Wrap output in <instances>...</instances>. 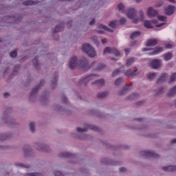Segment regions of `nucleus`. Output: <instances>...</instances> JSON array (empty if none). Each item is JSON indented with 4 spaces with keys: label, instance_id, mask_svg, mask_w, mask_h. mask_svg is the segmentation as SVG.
I'll use <instances>...</instances> for the list:
<instances>
[{
    "label": "nucleus",
    "instance_id": "f257e3e1",
    "mask_svg": "<svg viewBox=\"0 0 176 176\" xmlns=\"http://www.w3.org/2000/svg\"><path fill=\"white\" fill-rule=\"evenodd\" d=\"M126 14L129 19H131L135 24H137L138 21H144V11H140V18H137L136 11L134 8H129Z\"/></svg>",
    "mask_w": 176,
    "mask_h": 176
},
{
    "label": "nucleus",
    "instance_id": "f03ea898",
    "mask_svg": "<svg viewBox=\"0 0 176 176\" xmlns=\"http://www.w3.org/2000/svg\"><path fill=\"white\" fill-rule=\"evenodd\" d=\"M82 50L86 53L89 57H96V50L90 45V44H85L82 47Z\"/></svg>",
    "mask_w": 176,
    "mask_h": 176
},
{
    "label": "nucleus",
    "instance_id": "7ed1b4c3",
    "mask_svg": "<svg viewBox=\"0 0 176 176\" xmlns=\"http://www.w3.org/2000/svg\"><path fill=\"white\" fill-rule=\"evenodd\" d=\"M104 54H112L114 56H120V52L115 48H111L109 47H107L104 50Z\"/></svg>",
    "mask_w": 176,
    "mask_h": 176
},
{
    "label": "nucleus",
    "instance_id": "20e7f679",
    "mask_svg": "<svg viewBox=\"0 0 176 176\" xmlns=\"http://www.w3.org/2000/svg\"><path fill=\"white\" fill-rule=\"evenodd\" d=\"M80 68H82L83 71H87L89 69L90 66H89V62L86 58H82L80 61Z\"/></svg>",
    "mask_w": 176,
    "mask_h": 176
},
{
    "label": "nucleus",
    "instance_id": "39448f33",
    "mask_svg": "<svg viewBox=\"0 0 176 176\" xmlns=\"http://www.w3.org/2000/svg\"><path fill=\"white\" fill-rule=\"evenodd\" d=\"M146 14L148 17H156L159 14V12L157 10L153 9V8L150 7L147 9Z\"/></svg>",
    "mask_w": 176,
    "mask_h": 176
},
{
    "label": "nucleus",
    "instance_id": "423d86ee",
    "mask_svg": "<svg viewBox=\"0 0 176 176\" xmlns=\"http://www.w3.org/2000/svg\"><path fill=\"white\" fill-rule=\"evenodd\" d=\"M142 156L144 157H157L159 155L153 151H142Z\"/></svg>",
    "mask_w": 176,
    "mask_h": 176
},
{
    "label": "nucleus",
    "instance_id": "0eeeda50",
    "mask_svg": "<svg viewBox=\"0 0 176 176\" xmlns=\"http://www.w3.org/2000/svg\"><path fill=\"white\" fill-rule=\"evenodd\" d=\"M175 10V7L173 6H169L165 8L164 12L166 16H171V14H174V11Z\"/></svg>",
    "mask_w": 176,
    "mask_h": 176
},
{
    "label": "nucleus",
    "instance_id": "6e6552de",
    "mask_svg": "<svg viewBox=\"0 0 176 176\" xmlns=\"http://www.w3.org/2000/svg\"><path fill=\"white\" fill-rule=\"evenodd\" d=\"M150 65L153 69H156L160 67V60L159 59H154L151 61Z\"/></svg>",
    "mask_w": 176,
    "mask_h": 176
},
{
    "label": "nucleus",
    "instance_id": "1a4fd4ad",
    "mask_svg": "<svg viewBox=\"0 0 176 176\" xmlns=\"http://www.w3.org/2000/svg\"><path fill=\"white\" fill-rule=\"evenodd\" d=\"M78 66V58L76 56H73L69 61V67L72 69Z\"/></svg>",
    "mask_w": 176,
    "mask_h": 176
},
{
    "label": "nucleus",
    "instance_id": "9d476101",
    "mask_svg": "<svg viewBox=\"0 0 176 176\" xmlns=\"http://www.w3.org/2000/svg\"><path fill=\"white\" fill-rule=\"evenodd\" d=\"M156 45H157V39L148 40L146 43V46H147V47H151L152 46H156Z\"/></svg>",
    "mask_w": 176,
    "mask_h": 176
},
{
    "label": "nucleus",
    "instance_id": "9b49d317",
    "mask_svg": "<svg viewBox=\"0 0 176 176\" xmlns=\"http://www.w3.org/2000/svg\"><path fill=\"white\" fill-rule=\"evenodd\" d=\"M96 75L90 74L89 76H86L82 79H81L80 82L81 83H86V82H89V80H93V78H94Z\"/></svg>",
    "mask_w": 176,
    "mask_h": 176
},
{
    "label": "nucleus",
    "instance_id": "f8f14e48",
    "mask_svg": "<svg viewBox=\"0 0 176 176\" xmlns=\"http://www.w3.org/2000/svg\"><path fill=\"white\" fill-rule=\"evenodd\" d=\"M124 75L126 76H129V78H132V76H135V75H137V69L133 72L131 71V69H129L124 72Z\"/></svg>",
    "mask_w": 176,
    "mask_h": 176
},
{
    "label": "nucleus",
    "instance_id": "ddd939ff",
    "mask_svg": "<svg viewBox=\"0 0 176 176\" xmlns=\"http://www.w3.org/2000/svg\"><path fill=\"white\" fill-rule=\"evenodd\" d=\"M89 129H92L93 128H91V126L88 125L86 128H77L76 131H78V133H85V131H87ZM93 130L97 131L96 128H94Z\"/></svg>",
    "mask_w": 176,
    "mask_h": 176
},
{
    "label": "nucleus",
    "instance_id": "4468645a",
    "mask_svg": "<svg viewBox=\"0 0 176 176\" xmlns=\"http://www.w3.org/2000/svg\"><path fill=\"white\" fill-rule=\"evenodd\" d=\"M164 171H176V166H168L162 168Z\"/></svg>",
    "mask_w": 176,
    "mask_h": 176
},
{
    "label": "nucleus",
    "instance_id": "2eb2a0df",
    "mask_svg": "<svg viewBox=\"0 0 176 176\" xmlns=\"http://www.w3.org/2000/svg\"><path fill=\"white\" fill-rule=\"evenodd\" d=\"M64 30V23H60L59 25H56L55 29L54 30V32H60Z\"/></svg>",
    "mask_w": 176,
    "mask_h": 176
},
{
    "label": "nucleus",
    "instance_id": "dca6fc26",
    "mask_svg": "<svg viewBox=\"0 0 176 176\" xmlns=\"http://www.w3.org/2000/svg\"><path fill=\"white\" fill-rule=\"evenodd\" d=\"M163 52V48L162 47H157L155 48L153 52L151 53V56H155L156 54H159V53H162Z\"/></svg>",
    "mask_w": 176,
    "mask_h": 176
},
{
    "label": "nucleus",
    "instance_id": "f3484780",
    "mask_svg": "<svg viewBox=\"0 0 176 176\" xmlns=\"http://www.w3.org/2000/svg\"><path fill=\"white\" fill-rule=\"evenodd\" d=\"M164 58L165 61H168L173 58V54L171 52H168L164 55Z\"/></svg>",
    "mask_w": 176,
    "mask_h": 176
},
{
    "label": "nucleus",
    "instance_id": "a211bd4d",
    "mask_svg": "<svg viewBox=\"0 0 176 176\" xmlns=\"http://www.w3.org/2000/svg\"><path fill=\"white\" fill-rule=\"evenodd\" d=\"M98 28H100V30H104V31H107L108 32H113L112 29H110L109 28H107V26L102 24L98 25Z\"/></svg>",
    "mask_w": 176,
    "mask_h": 176
},
{
    "label": "nucleus",
    "instance_id": "6ab92c4d",
    "mask_svg": "<svg viewBox=\"0 0 176 176\" xmlns=\"http://www.w3.org/2000/svg\"><path fill=\"white\" fill-rule=\"evenodd\" d=\"M141 35V32L135 31L131 34L130 38L131 39H134V38H137V36H140Z\"/></svg>",
    "mask_w": 176,
    "mask_h": 176
},
{
    "label": "nucleus",
    "instance_id": "aec40b11",
    "mask_svg": "<svg viewBox=\"0 0 176 176\" xmlns=\"http://www.w3.org/2000/svg\"><path fill=\"white\" fill-rule=\"evenodd\" d=\"M166 78H167V75L166 74H162V76L157 79V83H162V82H164L166 80Z\"/></svg>",
    "mask_w": 176,
    "mask_h": 176
},
{
    "label": "nucleus",
    "instance_id": "412c9836",
    "mask_svg": "<svg viewBox=\"0 0 176 176\" xmlns=\"http://www.w3.org/2000/svg\"><path fill=\"white\" fill-rule=\"evenodd\" d=\"M25 6H30V5H38V1H27L23 2Z\"/></svg>",
    "mask_w": 176,
    "mask_h": 176
},
{
    "label": "nucleus",
    "instance_id": "4be33fe9",
    "mask_svg": "<svg viewBox=\"0 0 176 176\" xmlns=\"http://www.w3.org/2000/svg\"><path fill=\"white\" fill-rule=\"evenodd\" d=\"M105 83V81L103 79H100L99 80H96L95 82H94V85H97L100 87L104 86Z\"/></svg>",
    "mask_w": 176,
    "mask_h": 176
},
{
    "label": "nucleus",
    "instance_id": "5701e85b",
    "mask_svg": "<svg viewBox=\"0 0 176 176\" xmlns=\"http://www.w3.org/2000/svg\"><path fill=\"white\" fill-rule=\"evenodd\" d=\"M60 157H72V154L69 153H60Z\"/></svg>",
    "mask_w": 176,
    "mask_h": 176
},
{
    "label": "nucleus",
    "instance_id": "b1692460",
    "mask_svg": "<svg viewBox=\"0 0 176 176\" xmlns=\"http://www.w3.org/2000/svg\"><path fill=\"white\" fill-rule=\"evenodd\" d=\"M174 94H176V86L173 87L168 94V96H174Z\"/></svg>",
    "mask_w": 176,
    "mask_h": 176
},
{
    "label": "nucleus",
    "instance_id": "393cba45",
    "mask_svg": "<svg viewBox=\"0 0 176 176\" xmlns=\"http://www.w3.org/2000/svg\"><path fill=\"white\" fill-rule=\"evenodd\" d=\"M144 25L146 28H153L152 23L149 21H145L144 22Z\"/></svg>",
    "mask_w": 176,
    "mask_h": 176
},
{
    "label": "nucleus",
    "instance_id": "a878e982",
    "mask_svg": "<svg viewBox=\"0 0 176 176\" xmlns=\"http://www.w3.org/2000/svg\"><path fill=\"white\" fill-rule=\"evenodd\" d=\"M135 60H134V58H131L126 60V65L127 67H130Z\"/></svg>",
    "mask_w": 176,
    "mask_h": 176
},
{
    "label": "nucleus",
    "instance_id": "bb28decb",
    "mask_svg": "<svg viewBox=\"0 0 176 176\" xmlns=\"http://www.w3.org/2000/svg\"><path fill=\"white\" fill-rule=\"evenodd\" d=\"M108 96V92H101L98 94V98H105Z\"/></svg>",
    "mask_w": 176,
    "mask_h": 176
},
{
    "label": "nucleus",
    "instance_id": "cd10ccee",
    "mask_svg": "<svg viewBox=\"0 0 176 176\" xmlns=\"http://www.w3.org/2000/svg\"><path fill=\"white\" fill-rule=\"evenodd\" d=\"M148 79H149V80H152V79H155V78H156V73H150L148 76H147Z\"/></svg>",
    "mask_w": 176,
    "mask_h": 176
},
{
    "label": "nucleus",
    "instance_id": "c85d7f7f",
    "mask_svg": "<svg viewBox=\"0 0 176 176\" xmlns=\"http://www.w3.org/2000/svg\"><path fill=\"white\" fill-rule=\"evenodd\" d=\"M130 89H131V85H125L124 87L122 89L121 94H124V92L127 91V90H130Z\"/></svg>",
    "mask_w": 176,
    "mask_h": 176
},
{
    "label": "nucleus",
    "instance_id": "c756f323",
    "mask_svg": "<svg viewBox=\"0 0 176 176\" xmlns=\"http://www.w3.org/2000/svg\"><path fill=\"white\" fill-rule=\"evenodd\" d=\"M29 127H30V131H32V133L35 132V124L34 122H30V124H29Z\"/></svg>",
    "mask_w": 176,
    "mask_h": 176
},
{
    "label": "nucleus",
    "instance_id": "7c9ffc66",
    "mask_svg": "<svg viewBox=\"0 0 176 176\" xmlns=\"http://www.w3.org/2000/svg\"><path fill=\"white\" fill-rule=\"evenodd\" d=\"M41 87V84L38 85L37 87H36L32 91V96H34L36 93H38V91L39 90V88Z\"/></svg>",
    "mask_w": 176,
    "mask_h": 176
},
{
    "label": "nucleus",
    "instance_id": "2f4dec72",
    "mask_svg": "<svg viewBox=\"0 0 176 176\" xmlns=\"http://www.w3.org/2000/svg\"><path fill=\"white\" fill-rule=\"evenodd\" d=\"M176 80V73H174L173 74H172V76H170V78L169 80V83H171L173 82H175Z\"/></svg>",
    "mask_w": 176,
    "mask_h": 176
},
{
    "label": "nucleus",
    "instance_id": "473e14b6",
    "mask_svg": "<svg viewBox=\"0 0 176 176\" xmlns=\"http://www.w3.org/2000/svg\"><path fill=\"white\" fill-rule=\"evenodd\" d=\"M122 82H123V78H118L117 80H116L114 85L116 86H119V85H120V83H122Z\"/></svg>",
    "mask_w": 176,
    "mask_h": 176
},
{
    "label": "nucleus",
    "instance_id": "72a5a7b5",
    "mask_svg": "<svg viewBox=\"0 0 176 176\" xmlns=\"http://www.w3.org/2000/svg\"><path fill=\"white\" fill-rule=\"evenodd\" d=\"M109 27L111 28H116V21H112L109 23Z\"/></svg>",
    "mask_w": 176,
    "mask_h": 176
},
{
    "label": "nucleus",
    "instance_id": "f704fd0d",
    "mask_svg": "<svg viewBox=\"0 0 176 176\" xmlns=\"http://www.w3.org/2000/svg\"><path fill=\"white\" fill-rule=\"evenodd\" d=\"M119 74H120V69L115 70L112 74V76H118Z\"/></svg>",
    "mask_w": 176,
    "mask_h": 176
},
{
    "label": "nucleus",
    "instance_id": "c9c22d12",
    "mask_svg": "<svg viewBox=\"0 0 176 176\" xmlns=\"http://www.w3.org/2000/svg\"><path fill=\"white\" fill-rule=\"evenodd\" d=\"M105 68V65L100 63L99 64L98 67L96 68L98 71H101V69H104Z\"/></svg>",
    "mask_w": 176,
    "mask_h": 176
},
{
    "label": "nucleus",
    "instance_id": "e433bc0d",
    "mask_svg": "<svg viewBox=\"0 0 176 176\" xmlns=\"http://www.w3.org/2000/svg\"><path fill=\"white\" fill-rule=\"evenodd\" d=\"M166 19H167V17H166L164 16H157V19L160 21H166Z\"/></svg>",
    "mask_w": 176,
    "mask_h": 176
},
{
    "label": "nucleus",
    "instance_id": "4c0bfd02",
    "mask_svg": "<svg viewBox=\"0 0 176 176\" xmlns=\"http://www.w3.org/2000/svg\"><path fill=\"white\" fill-rule=\"evenodd\" d=\"M10 57L14 58V57H17V52L16 51H13L11 52L10 54Z\"/></svg>",
    "mask_w": 176,
    "mask_h": 176
},
{
    "label": "nucleus",
    "instance_id": "58836bf2",
    "mask_svg": "<svg viewBox=\"0 0 176 176\" xmlns=\"http://www.w3.org/2000/svg\"><path fill=\"white\" fill-rule=\"evenodd\" d=\"M124 8V5H123V3H120L118 5V9L119 10H123Z\"/></svg>",
    "mask_w": 176,
    "mask_h": 176
},
{
    "label": "nucleus",
    "instance_id": "ea45409f",
    "mask_svg": "<svg viewBox=\"0 0 176 176\" xmlns=\"http://www.w3.org/2000/svg\"><path fill=\"white\" fill-rule=\"evenodd\" d=\"M28 176H41V174L36 173H32L28 174Z\"/></svg>",
    "mask_w": 176,
    "mask_h": 176
},
{
    "label": "nucleus",
    "instance_id": "a19ab883",
    "mask_svg": "<svg viewBox=\"0 0 176 176\" xmlns=\"http://www.w3.org/2000/svg\"><path fill=\"white\" fill-rule=\"evenodd\" d=\"M54 174L56 176H63V173H61L60 171H58V170H56L54 172Z\"/></svg>",
    "mask_w": 176,
    "mask_h": 176
},
{
    "label": "nucleus",
    "instance_id": "79ce46f5",
    "mask_svg": "<svg viewBox=\"0 0 176 176\" xmlns=\"http://www.w3.org/2000/svg\"><path fill=\"white\" fill-rule=\"evenodd\" d=\"M124 23H126V19L125 18H121L120 19V23L122 25L124 24Z\"/></svg>",
    "mask_w": 176,
    "mask_h": 176
},
{
    "label": "nucleus",
    "instance_id": "37998d69",
    "mask_svg": "<svg viewBox=\"0 0 176 176\" xmlns=\"http://www.w3.org/2000/svg\"><path fill=\"white\" fill-rule=\"evenodd\" d=\"M165 47L166 48V49H171L172 47H173V45L172 44H166V45H165Z\"/></svg>",
    "mask_w": 176,
    "mask_h": 176
},
{
    "label": "nucleus",
    "instance_id": "c03bdc74",
    "mask_svg": "<svg viewBox=\"0 0 176 176\" xmlns=\"http://www.w3.org/2000/svg\"><path fill=\"white\" fill-rule=\"evenodd\" d=\"M135 97H138V95L137 94H132L131 96H130V98H135Z\"/></svg>",
    "mask_w": 176,
    "mask_h": 176
},
{
    "label": "nucleus",
    "instance_id": "a18cd8bd",
    "mask_svg": "<svg viewBox=\"0 0 176 176\" xmlns=\"http://www.w3.org/2000/svg\"><path fill=\"white\" fill-rule=\"evenodd\" d=\"M9 96H10V93L6 92L3 94L4 98H8V97H9Z\"/></svg>",
    "mask_w": 176,
    "mask_h": 176
},
{
    "label": "nucleus",
    "instance_id": "49530a36",
    "mask_svg": "<svg viewBox=\"0 0 176 176\" xmlns=\"http://www.w3.org/2000/svg\"><path fill=\"white\" fill-rule=\"evenodd\" d=\"M34 60V65H36V64H38V57H35Z\"/></svg>",
    "mask_w": 176,
    "mask_h": 176
},
{
    "label": "nucleus",
    "instance_id": "de8ad7c7",
    "mask_svg": "<svg viewBox=\"0 0 176 176\" xmlns=\"http://www.w3.org/2000/svg\"><path fill=\"white\" fill-rule=\"evenodd\" d=\"M107 42H108V40L107 38L102 39V43L103 45H105V43H107Z\"/></svg>",
    "mask_w": 176,
    "mask_h": 176
},
{
    "label": "nucleus",
    "instance_id": "09e8293b",
    "mask_svg": "<svg viewBox=\"0 0 176 176\" xmlns=\"http://www.w3.org/2000/svg\"><path fill=\"white\" fill-rule=\"evenodd\" d=\"M94 23H96V19H92V20L89 22V25H93V24H94Z\"/></svg>",
    "mask_w": 176,
    "mask_h": 176
},
{
    "label": "nucleus",
    "instance_id": "8fccbe9b",
    "mask_svg": "<svg viewBox=\"0 0 176 176\" xmlns=\"http://www.w3.org/2000/svg\"><path fill=\"white\" fill-rule=\"evenodd\" d=\"M163 25H164V23H160V24H157V25H156V27H157V28H160V27H163Z\"/></svg>",
    "mask_w": 176,
    "mask_h": 176
},
{
    "label": "nucleus",
    "instance_id": "3c124183",
    "mask_svg": "<svg viewBox=\"0 0 176 176\" xmlns=\"http://www.w3.org/2000/svg\"><path fill=\"white\" fill-rule=\"evenodd\" d=\"M124 52H125L126 54H129V53H130V49L126 48V49H125Z\"/></svg>",
    "mask_w": 176,
    "mask_h": 176
},
{
    "label": "nucleus",
    "instance_id": "603ef678",
    "mask_svg": "<svg viewBox=\"0 0 176 176\" xmlns=\"http://www.w3.org/2000/svg\"><path fill=\"white\" fill-rule=\"evenodd\" d=\"M120 173H124V171H126V169H125V168H120Z\"/></svg>",
    "mask_w": 176,
    "mask_h": 176
},
{
    "label": "nucleus",
    "instance_id": "864d4df0",
    "mask_svg": "<svg viewBox=\"0 0 176 176\" xmlns=\"http://www.w3.org/2000/svg\"><path fill=\"white\" fill-rule=\"evenodd\" d=\"M170 144H176V139H173V140L170 141Z\"/></svg>",
    "mask_w": 176,
    "mask_h": 176
},
{
    "label": "nucleus",
    "instance_id": "5fc2aeb1",
    "mask_svg": "<svg viewBox=\"0 0 176 176\" xmlns=\"http://www.w3.org/2000/svg\"><path fill=\"white\" fill-rule=\"evenodd\" d=\"M168 2H170V3H175V0H167Z\"/></svg>",
    "mask_w": 176,
    "mask_h": 176
},
{
    "label": "nucleus",
    "instance_id": "6e6d98bb",
    "mask_svg": "<svg viewBox=\"0 0 176 176\" xmlns=\"http://www.w3.org/2000/svg\"><path fill=\"white\" fill-rule=\"evenodd\" d=\"M148 50H151V49L148 48H144L143 52H148Z\"/></svg>",
    "mask_w": 176,
    "mask_h": 176
},
{
    "label": "nucleus",
    "instance_id": "4d7b16f0",
    "mask_svg": "<svg viewBox=\"0 0 176 176\" xmlns=\"http://www.w3.org/2000/svg\"><path fill=\"white\" fill-rule=\"evenodd\" d=\"M58 1H60L61 2H63V1L69 2L72 0H58Z\"/></svg>",
    "mask_w": 176,
    "mask_h": 176
},
{
    "label": "nucleus",
    "instance_id": "13d9d810",
    "mask_svg": "<svg viewBox=\"0 0 176 176\" xmlns=\"http://www.w3.org/2000/svg\"><path fill=\"white\" fill-rule=\"evenodd\" d=\"M67 24H68V25H71V24H72V21H68Z\"/></svg>",
    "mask_w": 176,
    "mask_h": 176
},
{
    "label": "nucleus",
    "instance_id": "bf43d9fd",
    "mask_svg": "<svg viewBox=\"0 0 176 176\" xmlns=\"http://www.w3.org/2000/svg\"><path fill=\"white\" fill-rule=\"evenodd\" d=\"M142 104V102H138V103H137V105H141Z\"/></svg>",
    "mask_w": 176,
    "mask_h": 176
},
{
    "label": "nucleus",
    "instance_id": "052dcab7",
    "mask_svg": "<svg viewBox=\"0 0 176 176\" xmlns=\"http://www.w3.org/2000/svg\"><path fill=\"white\" fill-rule=\"evenodd\" d=\"M135 2H136L137 3H138L141 2V0H135Z\"/></svg>",
    "mask_w": 176,
    "mask_h": 176
},
{
    "label": "nucleus",
    "instance_id": "680f3d73",
    "mask_svg": "<svg viewBox=\"0 0 176 176\" xmlns=\"http://www.w3.org/2000/svg\"><path fill=\"white\" fill-rule=\"evenodd\" d=\"M17 166H19V167H22V166H23V164H19Z\"/></svg>",
    "mask_w": 176,
    "mask_h": 176
},
{
    "label": "nucleus",
    "instance_id": "e2e57ef3",
    "mask_svg": "<svg viewBox=\"0 0 176 176\" xmlns=\"http://www.w3.org/2000/svg\"><path fill=\"white\" fill-rule=\"evenodd\" d=\"M57 79H58V78H57V77H55L54 81H55V82H57Z\"/></svg>",
    "mask_w": 176,
    "mask_h": 176
},
{
    "label": "nucleus",
    "instance_id": "0e129e2a",
    "mask_svg": "<svg viewBox=\"0 0 176 176\" xmlns=\"http://www.w3.org/2000/svg\"><path fill=\"white\" fill-rule=\"evenodd\" d=\"M103 32H102V31H99V32H98L99 34H102Z\"/></svg>",
    "mask_w": 176,
    "mask_h": 176
},
{
    "label": "nucleus",
    "instance_id": "69168bd1",
    "mask_svg": "<svg viewBox=\"0 0 176 176\" xmlns=\"http://www.w3.org/2000/svg\"><path fill=\"white\" fill-rule=\"evenodd\" d=\"M111 60H116V58H111Z\"/></svg>",
    "mask_w": 176,
    "mask_h": 176
},
{
    "label": "nucleus",
    "instance_id": "338daca9",
    "mask_svg": "<svg viewBox=\"0 0 176 176\" xmlns=\"http://www.w3.org/2000/svg\"><path fill=\"white\" fill-rule=\"evenodd\" d=\"M160 6H162V5H160V6H159V5H157V6H156L157 8H159Z\"/></svg>",
    "mask_w": 176,
    "mask_h": 176
},
{
    "label": "nucleus",
    "instance_id": "774afa93",
    "mask_svg": "<svg viewBox=\"0 0 176 176\" xmlns=\"http://www.w3.org/2000/svg\"><path fill=\"white\" fill-rule=\"evenodd\" d=\"M65 101H67V98H65Z\"/></svg>",
    "mask_w": 176,
    "mask_h": 176
}]
</instances>
